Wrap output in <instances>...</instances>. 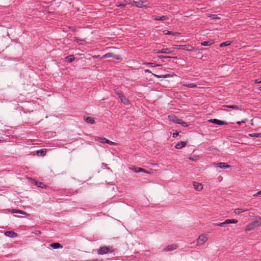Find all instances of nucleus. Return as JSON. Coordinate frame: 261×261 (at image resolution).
<instances>
[{
  "mask_svg": "<svg viewBox=\"0 0 261 261\" xmlns=\"http://www.w3.org/2000/svg\"><path fill=\"white\" fill-rule=\"evenodd\" d=\"M261 224V218L259 216H255L252 219L251 222L247 225L245 228L246 231L254 230L255 227L258 226Z\"/></svg>",
  "mask_w": 261,
  "mask_h": 261,
  "instance_id": "f257e3e1",
  "label": "nucleus"
},
{
  "mask_svg": "<svg viewBox=\"0 0 261 261\" xmlns=\"http://www.w3.org/2000/svg\"><path fill=\"white\" fill-rule=\"evenodd\" d=\"M130 4H131L133 6H136L138 8H144L147 7L149 5V3L147 1H142V0H130Z\"/></svg>",
  "mask_w": 261,
  "mask_h": 261,
  "instance_id": "f03ea898",
  "label": "nucleus"
},
{
  "mask_svg": "<svg viewBox=\"0 0 261 261\" xmlns=\"http://www.w3.org/2000/svg\"><path fill=\"white\" fill-rule=\"evenodd\" d=\"M114 251V250L113 249V247H100L97 253L98 254L103 255L105 254L108 253H112Z\"/></svg>",
  "mask_w": 261,
  "mask_h": 261,
  "instance_id": "7ed1b4c3",
  "label": "nucleus"
},
{
  "mask_svg": "<svg viewBox=\"0 0 261 261\" xmlns=\"http://www.w3.org/2000/svg\"><path fill=\"white\" fill-rule=\"evenodd\" d=\"M208 238L205 234H201L199 236L197 240L196 245L200 246L203 245L207 241Z\"/></svg>",
  "mask_w": 261,
  "mask_h": 261,
  "instance_id": "20e7f679",
  "label": "nucleus"
},
{
  "mask_svg": "<svg viewBox=\"0 0 261 261\" xmlns=\"http://www.w3.org/2000/svg\"><path fill=\"white\" fill-rule=\"evenodd\" d=\"M174 46L178 47L179 49H185L189 51H194L195 50V48L191 45H174Z\"/></svg>",
  "mask_w": 261,
  "mask_h": 261,
  "instance_id": "39448f33",
  "label": "nucleus"
},
{
  "mask_svg": "<svg viewBox=\"0 0 261 261\" xmlns=\"http://www.w3.org/2000/svg\"><path fill=\"white\" fill-rule=\"evenodd\" d=\"M129 169L133 171L134 172L138 173V172H144L146 173H149V172L145 170L144 169L140 167H136L135 166L129 167Z\"/></svg>",
  "mask_w": 261,
  "mask_h": 261,
  "instance_id": "423d86ee",
  "label": "nucleus"
},
{
  "mask_svg": "<svg viewBox=\"0 0 261 261\" xmlns=\"http://www.w3.org/2000/svg\"><path fill=\"white\" fill-rule=\"evenodd\" d=\"M144 72L145 73H151L154 76H155V77H156L157 78H168V77H172V76L170 74H169L163 75H157V74L152 73L151 72V71L150 70H149V69H145L144 70Z\"/></svg>",
  "mask_w": 261,
  "mask_h": 261,
  "instance_id": "0eeeda50",
  "label": "nucleus"
},
{
  "mask_svg": "<svg viewBox=\"0 0 261 261\" xmlns=\"http://www.w3.org/2000/svg\"><path fill=\"white\" fill-rule=\"evenodd\" d=\"M208 121L212 123L220 125H225L227 124L226 122L223 121H221V120H218L217 119H210L208 120Z\"/></svg>",
  "mask_w": 261,
  "mask_h": 261,
  "instance_id": "6e6552de",
  "label": "nucleus"
},
{
  "mask_svg": "<svg viewBox=\"0 0 261 261\" xmlns=\"http://www.w3.org/2000/svg\"><path fill=\"white\" fill-rule=\"evenodd\" d=\"M168 119L170 121L173 122L175 123L178 124L180 119H179L178 117H177L174 115H169L168 116Z\"/></svg>",
  "mask_w": 261,
  "mask_h": 261,
  "instance_id": "1a4fd4ad",
  "label": "nucleus"
},
{
  "mask_svg": "<svg viewBox=\"0 0 261 261\" xmlns=\"http://www.w3.org/2000/svg\"><path fill=\"white\" fill-rule=\"evenodd\" d=\"M172 51H173V49H172L171 48H163L161 50H159L156 51L155 50H154L155 53L169 54Z\"/></svg>",
  "mask_w": 261,
  "mask_h": 261,
  "instance_id": "9d476101",
  "label": "nucleus"
},
{
  "mask_svg": "<svg viewBox=\"0 0 261 261\" xmlns=\"http://www.w3.org/2000/svg\"><path fill=\"white\" fill-rule=\"evenodd\" d=\"M193 185L195 190L198 191H200L203 189V186L201 184L197 182L196 181H194L193 182Z\"/></svg>",
  "mask_w": 261,
  "mask_h": 261,
  "instance_id": "9b49d317",
  "label": "nucleus"
},
{
  "mask_svg": "<svg viewBox=\"0 0 261 261\" xmlns=\"http://www.w3.org/2000/svg\"><path fill=\"white\" fill-rule=\"evenodd\" d=\"M187 142L180 141L177 143L175 146V148L177 149H181L182 148L186 146Z\"/></svg>",
  "mask_w": 261,
  "mask_h": 261,
  "instance_id": "f8f14e48",
  "label": "nucleus"
},
{
  "mask_svg": "<svg viewBox=\"0 0 261 261\" xmlns=\"http://www.w3.org/2000/svg\"><path fill=\"white\" fill-rule=\"evenodd\" d=\"M177 248V245L176 244H172L167 246L164 249L165 251H170L176 249Z\"/></svg>",
  "mask_w": 261,
  "mask_h": 261,
  "instance_id": "ddd939ff",
  "label": "nucleus"
},
{
  "mask_svg": "<svg viewBox=\"0 0 261 261\" xmlns=\"http://www.w3.org/2000/svg\"><path fill=\"white\" fill-rule=\"evenodd\" d=\"M108 58H113L114 59H118L119 58L117 57L116 55H115L113 53H108L102 56V59Z\"/></svg>",
  "mask_w": 261,
  "mask_h": 261,
  "instance_id": "4468645a",
  "label": "nucleus"
},
{
  "mask_svg": "<svg viewBox=\"0 0 261 261\" xmlns=\"http://www.w3.org/2000/svg\"><path fill=\"white\" fill-rule=\"evenodd\" d=\"M130 0H124L122 2H117L116 6L118 7H124L127 5L130 4Z\"/></svg>",
  "mask_w": 261,
  "mask_h": 261,
  "instance_id": "2eb2a0df",
  "label": "nucleus"
},
{
  "mask_svg": "<svg viewBox=\"0 0 261 261\" xmlns=\"http://www.w3.org/2000/svg\"><path fill=\"white\" fill-rule=\"evenodd\" d=\"M5 234L6 236L10 238H15L17 236V234L13 231H7Z\"/></svg>",
  "mask_w": 261,
  "mask_h": 261,
  "instance_id": "dca6fc26",
  "label": "nucleus"
},
{
  "mask_svg": "<svg viewBox=\"0 0 261 261\" xmlns=\"http://www.w3.org/2000/svg\"><path fill=\"white\" fill-rule=\"evenodd\" d=\"M214 43V40L211 39L208 41H205L202 42L201 43V45L202 46H210L211 45H212V44H213Z\"/></svg>",
  "mask_w": 261,
  "mask_h": 261,
  "instance_id": "f3484780",
  "label": "nucleus"
},
{
  "mask_svg": "<svg viewBox=\"0 0 261 261\" xmlns=\"http://www.w3.org/2000/svg\"><path fill=\"white\" fill-rule=\"evenodd\" d=\"M217 166L218 167H219L220 168H224V169L228 168L230 167L229 165H227L225 163H221V162L218 163L217 164Z\"/></svg>",
  "mask_w": 261,
  "mask_h": 261,
  "instance_id": "a211bd4d",
  "label": "nucleus"
},
{
  "mask_svg": "<svg viewBox=\"0 0 261 261\" xmlns=\"http://www.w3.org/2000/svg\"><path fill=\"white\" fill-rule=\"evenodd\" d=\"M84 120L87 123L90 124H93L95 122L94 118L91 117H85Z\"/></svg>",
  "mask_w": 261,
  "mask_h": 261,
  "instance_id": "6ab92c4d",
  "label": "nucleus"
},
{
  "mask_svg": "<svg viewBox=\"0 0 261 261\" xmlns=\"http://www.w3.org/2000/svg\"><path fill=\"white\" fill-rule=\"evenodd\" d=\"M163 32L165 35H179L180 34V33L178 32H172L168 30H165L163 31Z\"/></svg>",
  "mask_w": 261,
  "mask_h": 261,
  "instance_id": "aec40b11",
  "label": "nucleus"
},
{
  "mask_svg": "<svg viewBox=\"0 0 261 261\" xmlns=\"http://www.w3.org/2000/svg\"><path fill=\"white\" fill-rule=\"evenodd\" d=\"M50 246L54 249H58L62 247V245L59 243H52Z\"/></svg>",
  "mask_w": 261,
  "mask_h": 261,
  "instance_id": "412c9836",
  "label": "nucleus"
},
{
  "mask_svg": "<svg viewBox=\"0 0 261 261\" xmlns=\"http://www.w3.org/2000/svg\"><path fill=\"white\" fill-rule=\"evenodd\" d=\"M121 99V101L122 103H123L125 105H128L129 104V100L128 99L126 98V97L124 95L121 96V97L120 98Z\"/></svg>",
  "mask_w": 261,
  "mask_h": 261,
  "instance_id": "4be33fe9",
  "label": "nucleus"
},
{
  "mask_svg": "<svg viewBox=\"0 0 261 261\" xmlns=\"http://www.w3.org/2000/svg\"><path fill=\"white\" fill-rule=\"evenodd\" d=\"M225 221V223H226V224H236L238 222V220H237V219H227V220H226Z\"/></svg>",
  "mask_w": 261,
  "mask_h": 261,
  "instance_id": "5701e85b",
  "label": "nucleus"
},
{
  "mask_svg": "<svg viewBox=\"0 0 261 261\" xmlns=\"http://www.w3.org/2000/svg\"><path fill=\"white\" fill-rule=\"evenodd\" d=\"M74 59L75 58L73 55H69L66 58V60L69 63L73 62Z\"/></svg>",
  "mask_w": 261,
  "mask_h": 261,
  "instance_id": "b1692460",
  "label": "nucleus"
},
{
  "mask_svg": "<svg viewBox=\"0 0 261 261\" xmlns=\"http://www.w3.org/2000/svg\"><path fill=\"white\" fill-rule=\"evenodd\" d=\"M226 108L232 109L233 110H240V107L237 105H227L225 106Z\"/></svg>",
  "mask_w": 261,
  "mask_h": 261,
  "instance_id": "393cba45",
  "label": "nucleus"
},
{
  "mask_svg": "<svg viewBox=\"0 0 261 261\" xmlns=\"http://www.w3.org/2000/svg\"><path fill=\"white\" fill-rule=\"evenodd\" d=\"M144 65H149L151 67H157V66H160V65H158V64H156L154 63H152V62H145V63H143Z\"/></svg>",
  "mask_w": 261,
  "mask_h": 261,
  "instance_id": "a878e982",
  "label": "nucleus"
},
{
  "mask_svg": "<svg viewBox=\"0 0 261 261\" xmlns=\"http://www.w3.org/2000/svg\"><path fill=\"white\" fill-rule=\"evenodd\" d=\"M247 210L243 209V208H236L234 210V213L236 214H239L240 213H242L246 211Z\"/></svg>",
  "mask_w": 261,
  "mask_h": 261,
  "instance_id": "bb28decb",
  "label": "nucleus"
},
{
  "mask_svg": "<svg viewBox=\"0 0 261 261\" xmlns=\"http://www.w3.org/2000/svg\"><path fill=\"white\" fill-rule=\"evenodd\" d=\"M182 86H184V87H189V88H196V87H197V85L196 84H192V83L188 84H183Z\"/></svg>",
  "mask_w": 261,
  "mask_h": 261,
  "instance_id": "cd10ccee",
  "label": "nucleus"
},
{
  "mask_svg": "<svg viewBox=\"0 0 261 261\" xmlns=\"http://www.w3.org/2000/svg\"><path fill=\"white\" fill-rule=\"evenodd\" d=\"M231 41H226L220 44V47H224L230 45Z\"/></svg>",
  "mask_w": 261,
  "mask_h": 261,
  "instance_id": "c85d7f7f",
  "label": "nucleus"
},
{
  "mask_svg": "<svg viewBox=\"0 0 261 261\" xmlns=\"http://www.w3.org/2000/svg\"><path fill=\"white\" fill-rule=\"evenodd\" d=\"M249 136H250L251 137H253L261 138V133H252V134H249Z\"/></svg>",
  "mask_w": 261,
  "mask_h": 261,
  "instance_id": "c756f323",
  "label": "nucleus"
},
{
  "mask_svg": "<svg viewBox=\"0 0 261 261\" xmlns=\"http://www.w3.org/2000/svg\"><path fill=\"white\" fill-rule=\"evenodd\" d=\"M46 152V149H42L39 150H38L37 153L39 154L40 153L41 155L44 156Z\"/></svg>",
  "mask_w": 261,
  "mask_h": 261,
  "instance_id": "7c9ffc66",
  "label": "nucleus"
},
{
  "mask_svg": "<svg viewBox=\"0 0 261 261\" xmlns=\"http://www.w3.org/2000/svg\"><path fill=\"white\" fill-rule=\"evenodd\" d=\"M100 142L102 143H107L108 139L105 138H99V139L97 140Z\"/></svg>",
  "mask_w": 261,
  "mask_h": 261,
  "instance_id": "2f4dec72",
  "label": "nucleus"
},
{
  "mask_svg": "<svg viewBox=\"0 0 261 261\" xmlns=\"http://www.w3.org/2000/svg\"><path fill=\"white\" fill-rule=\"evenodd\" d=\"M35 184L36 186L38 187L43 188L44 187H45V186L41 182H38L35 181Z\"/></svg>",
  "mask_w": 261,
  "mask_h": 261,
  "instance_id": "473e14b6",
  "label": "nucleus"
},
{
  "mask_svg": "<svg viewBox=\"0 0 261 261\" xmlns=\"http://www.w3.org/2000/svg\"><path fill=\"white\" fill-rule=\"evenodd\" d=\"M199 156L197 155H193L189 158V160L193 161H196L198 160Z\"/></svg>",
  "mask_w": 261,
  "mask_h": 261,
  "instance_id": "72a5a7b5",
  "label": "nucleus"
},
{
  "mask_svg": "<svg viewBox=\"0 0 261 261\" xmlns=\"http://www.w3.org/2000/svg\"><path fill=\"white\" fill-rule=\"evenodd\" d=\"M13 212L15 213H19L21 214H25L26 213L24 211L14 209L13 210Z\"/></svg>",
  "mask_w": 261,
  "mask_h": 261,
  "instance_id": "f704fd0d",
  "label": "nucleus"
},
{
  "mask_svg": "<svg viewBox=\"0 0 261 261\" xmlns=\"http://www.w3.org/2000/svg\"><path fill=\"white\" fill-rule=\"evenodd\" d=\"M213 225L215 226H221V227H224L225 225H227V224H226V223H225V221H224L223 222L220 223L219 224L214 223Z\"/></svg>",
  "mask_w": 261,
  "mask_h": 261,
  "instance_id": "c9c22d12",
  "label": "nucleus"
},
{
  "mask_svg": "<svg viewBox=\"0 0 261 261\" xmlns=\"http://www.w3.org/2000/svg\"><path fill=\"white\" fill-rule=\"evenodd\" d=\"M178 124H181L184 127H188V124L186 122L182 121V120L181 119H180V121H179Z\"/></svg>",
  "mask_w": 261,
  "mask_h": 261,
  "instance_id": "e433bc0d",
  "label": "nucleus"
},
{
  "mask_svg": "<svg viewBox=\"0 0 261 261\" xmlns=\"http://www.w3.org/2000/svg\"><path fill=\"white\" fill-rule=\"evenodd\" d=\"M115 94L119 97V98H120L121 96L123 95L122 92L119 91H115Z\"/></svg>",
  "mask_w": 261,
  "mask_h": 261,
  "instance_id": "4c0bfd02",
  "label": "nucleus"
},
{
  "mask_svg": "<svg viewBox=\"0 0 261 261\" xmlns=\"http://www.w3.org/2000/svg\"><path fill=\"white\" fill-rule=\"evenodd\" d=\"M254 83L255 84H259V83H261V79H255L254 81Z\"/></svg>",
  "mask_w": 261,
  "mask_h": 261,
  "instance_id": "58836bf2",
  "label": "nucleus"
},
{
  "mask_svg": "<svg viewBox=\"0 0 261 261\" xmlns=\"http://www.w3.org/2000/svg\"><path fill=\"white\" fill-rule=\"evenodd\" d=\"M167 17H156L155 20H165L166 19Z\"/></svg>",
  "mask_w": 261,
  "mask_h": 261,
  "instance_id": "ea45409f",
  "label": "nucleus"
},
{
  "mask_svg": "<svg viewBox=\"0 0 261 261\" xmlns=\"http://www.w3.org/2000/svg\"><path fill=\"white\" fill-rule=\"evenodd\" d=\"M179 133L176 131V132L174 133L173 134H172V137L173 138H176L177 136H178Z\"/></svg>",
  "mask_w": 261,
  "mask_h": 261,
  "instance_id": "a19ab883",
  "label": "nucleus"
},
{
  "mask_svg": "<svg viewBox=\"0 0 261 261\" xmlns=\"http://www.w3.org/2000/svg\"><path fill=\"white\" fill-rule=\"evenodd\" d=\"M107 143L110 144V145H115V143L109 140H108V141H107Z\"/></svg>",
  "mask_w": 261,
  "mask_h": 261,
  "instance_id": "79ce46f5",
  "label": "nucleus"
},
{
  "mask_svg": "<svg viewBox=\"0 0 261 261\" xmlns=\"http://www.w3.org/2000/svg\"><path fill=\"white\" fill-rule=\"evenodd\" d=\"M158 58H171V57H169V56H158Z\"/></svg>",
  "mask_w": 261,
  "mask_h": 261,
  "instance_id": "37998d69",
  "label": "nucleus"
},
{
  "mask_svg": "<svg viewBox=\"0 0 261 261\" xmlns=\"http://www.w3.org/2000/svg\"><path fill=\"white\" fill-rule=\"evenodd\" d=\"M75 40L77 43H81V41H82V40H81V39H79V38H76V37H75Z\"/></svg>",
  "mask_w": 261,
  "mask_h": 261,
  "instance_id": "c03bdc74",
  "label": "nucleus"
},
{
  "mask_svg": "<svg viewBox=\"0 0 261 261\" xmlns=\"http://www.w3.org/2000/svg\"><path fill=\"white\" fill-rule=\"evenodd\" d=\"M246 122V120H242V121H238L237 122V123L239 125H240L241 123H245Z\"/></svg>",
  "mask_w": 261,
  "mask_h": 261,
  "instance_id": "a18cd8bd",
  "label": "nucleus"
},
{
  "mask_svg": "<svg viewBox=\"0 0 261 261\" xmlns=\"http://www.w3.org/2000/svg\"><path fill=\"white\" fill-rule=\"evenodd\" d=\"M258 195H259V194H258V192H257V193H256L255 194H253V196H254V197H256V196H258Z\"/></svg>",
  "mask_w": 261,
  "mask_h": 261,
  "instance_id": "49530a36",
  "label": "nucleus"
},
{
  "mask_svg": "<svg viewBox=\"0 0 261 261\" xmlns=\"http://www.w3.org/2000/svg\"><path fill=\"white\" fill-rule=\"evenodd\" d=\"M207 16H213V17H214V16H217V15H216V14H213V15H207Z\"/></svg>",
  "mask_w": 261,
  "mask_h": 261,
  "instance_id": "de8ad7c7",
  "label": "nucleus"
},
{
  "mask_svg": "<svg viewBox=\"0 0 261 261\" xmlns=\"http://www.w3.org/2000/svg\"><path fill=\"white\" fill-rule=\"evenodd\" d=\"M258 194H259V195H261V190L259 192H258Z\"/></svg>",
  "mask_w": 261,
  "mask_h": 261,
  "instance_id": "09e8293b",
  "label": "nucleus"
},
{
  "mask_svg": "<svg viewBox=\"0 0 261 261\" xmlns=\"http://www.w3.org/2000/svg\"><path fill=\"white\" fill-rule=\"evenodd\" d=\"M214 18H216V19H219L220 18V17H213Z\"/></svg>",
  "mask_w": 261,
  "mask_h": 261,
  "instance_id": "8fccbe9b",
  "label": "nucleus"
},
{
  "mask_svg": "<svg viewBox=\"0 0 261 261\" xmlns=\"http://www.w3.org/2000/svg\"><path fill=\"white\" fill-rule=\"evenodd\" d=\"M259 90L261 91V86L259 87Z\"/></svg>",
  "mask_w": 261,
  "mask_h": 261,
  "instance_id": "3c124183",
  "label": "nucleus"
},
{
  "mask_svg": "<svg viewBox=\"0 0 261 261\" xmlns=\"http://www.w3.org/2000/svg\"><path fill=\"white\" fill-rule=\"evenodd\" d=\"M99 56H95V57L96 58H98Z\"/></svg>",
  "mask_w": 261,
  "mask_h": 261,
  "instance_id": "603ef678",
  "label": "nucleus"
},
{
  "mask_svg": "<svg viewBox=\"0 0 261 261\" xmlns=\"http://www.w3.org/2000/svg\"><path fill=\"white\" fill-rule=\"evenodd\" d=\"M41 232L40 231H38V233H40Z\"/></svg>",
  "mask_w": 261,
  "mask_h": 261,
  "instance_id": "864d4df0",
  "label": "nucleus"
},
{
  "mask_svg": "<svg viewBox=\"0 0 261 261\" xmlns=\"http://www.w3.org/2000/svg\"><path fill=\"white\" fill-rule=\"evenodd\" d=\"M41 232L40 231H38V233H40Z\"/></svg>",
  "mask_w": 261,
  "mask_h": 261,
  "instance_id": "5fc2aeb1",
  "label": "nucleus"
},
{
  "mask_svg": "<svg viewBox=\"0 0 261 261\" xmlns=\"http://www.w3.org/2000/svg\"><path fill=\"white\" fill-rule=\"evenodd\" d=\"M177 48H178V47H177ZM175 48V47H174V48Z\"/></svg>",
  "mask_w": 261,
  "mask_h": 261,
  "instance_id": "6e6d98bb",
  "label": "nucleus"
}]
</instances>
